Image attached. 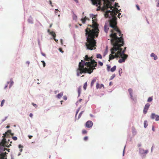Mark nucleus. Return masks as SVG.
Wrapping results in <instances>:
<instances>
[{"label": "nucleus", "instance_id": "nucleus-1", "mask_svg": "<svg viewBox=\"0 0 159 159\" xmlns=\"http://www.w3.org/2000/svg\"><path fill=\"white\" fill-rule=\"evenodd\" d=\"M110 36L111 42L113 47L111 49V54L109 55V61L116 57L115 52L117 50L121 51L120 47L124 44V39L120 30H111Z\"/></svg>", "mask_w": 159, "mask_h": 159}, {"label": "nucleus", "instance_id": "nucleus-2", "mask_svg": "<svg viewBox=\"0 0 159 159\" xmlns=\"http://www.w3.org/2000/svg\"><path fill=\"white\" fill-rule=\"evenodd\" d=\"M84 58L85 61L88 62H86L81 60V62H80L79 67L76 70L77 75L78 76L82 73L91 74L97 66V63L92 60V57H89L87 55H86Z\"/></svg>", "mask_w": 159, "mask_h": 159}, {"label": "nucleus", "instance_id": "nucleus-3", "mask_svg": "<svg viewBox=\"0 0 159 159\" xmlns=\"http://www.w3.org/2000/svg\"><path fill=\"white\" fill-rule=\"evenodd\" d=\"M99 30H85L87 42L85 45L88 49L92 50L96 48V42L94 39L95 37L98 36Z\"/></svg>", "mask_w": 159, "mask_h": 159}, {"label": "nucleus", "instance_id": "nucleus-4", "mask_svg": "<svg viewBox=\"0 0 159 159\" xmlns=\"http://www.w3.org/2000/svg\"><path fill=\"white\" fill-rule=\"evenodd\" d=\"M116 10L114 9L112 10V11H106L104 14L105 17L106 18L109 17V18H112V19L111 20L109 25L108 24H105L104 28V30H107L109 29L108 27H110L113 29V30H119L116 26V16L117 15V13L118 12V10L116 8Z\"/></svg>", "mask_w": 159, "mask_h": 159}, {"label": "nucleus", "instance_id": "nucleus-5", "mask_svg": "<svg viewBox=\"0 0 159 159\" xmlns=\"http://www.w3.org/2000/svg\"><path fill=\"white\" fill-rule=\"evenodd\" d=\"M121 51H118L116 53V57H119L120 59L118 60V62L119 63H122L124 62L125 60L128 57V55L124 53L125 50L126 48V47H125L124 49L122 50V48L120 47Z\"/></svg>", "mask_w": 159, "mask_h": 159}, {"label": "nucleus", "instance_id": "nucleus-6", "mask_svg": "<svg viewBox=\"0 0 159 159\" xmlns=\"http://www.w3.org/2000/svg\"><path fill=\"white\" fill-rule=\"evenodd\" d=\"M10 143L9 144V143L6 141L5 138H3L2 141L0 142V152H4L6 150H7V148H5V147L8 148L11 146V143L12 141H10Z\"/></svg>", "mask_w": 159, "mask_h": 159}, {"label": "nucleus", "instance_id": "nucleus-7", "mask_svg": "<svg viewBox=\"0 0 159 159\" xmlns=\"http://www.w3.org/2000/svg\"><path fill=\"white\" fill-rule=\"evenodd\" d=\"M97 20L95 16L92 18V27L93 28L92 30H99L98 29V24L97 22Z\"/></svg>", "mask_w": 159, "mask_h": 159}, {"label": "nucleus", "instance_id": "nucleus-8", "mask_svg": "<svg viewBox=\"0 0 159 159\" xmlns=\"http://www.w3.org/2000/svg\"><path fill=\"white\" fill-rule=\"evenodd\" d=\"M7 153L5 152H0V159H7Z\"/></svg>", "mask_w": 159, "mask_h": 159}, {"label": "nucleus", "instance_id": "nucleus-9", "mask_svg": "<svg viewBox=\"0 0 159 159\" xmlns=\"http://www.w3.org/2000/svg\"><path fill=\"white\" fill-rule=\"evenodd\" d=\"M151 117L152 119H155L156 121L159 120V116L158 115L155 114L154 113H152L151 114Z\"/></svg>", "mask_w": 159, "mask_h": 159}, {"label": "nucleus", "instance_id": "nucleus-10", "mask_svg": "<svg viewBox=\"0 0 159 159\" xmlns=\"http://www.w3.org/2000/svg\"><path fill=\"white\" fill-rule=\"evenodd\" d=\"M93 125V123L91 120H88V121L86 124L85 126L86 127L88 128H91Z\"/></svg>", "mask_w": 159, "mask_h": 159}, {"label": "nucleus", "instance_id": "nucleus-11", "mask_svg": "<svg viewBox=\"0 0 159 159\" xmlns=\"http://www.w3.org/2000/svg\"><path fill=\"white\" fill-rule=\"evenodd\" d=\"M150 106V104L149 103H147L145 106L143 112L144 114H146L147 111L148 110Z\"/></svg>", "mask_w": 159, "mask_h": 159}, {"label": "nucleus", "instance_id": "nucleus-12", "mask_svg": "<svg viewBox=\"0 0 159 159\" xmlns=\"http://www.w3.org/2000/svg\"><path fill=\"white\" fill-rule=\"evenodd\" d=\"M102 87L103 88H104V85L101 84L100 85L98 83H97L96 84V88L98 89L99 88L101 89Z\"/></svg>", "mask_w": 159, "mask_h": 159}, {"label": "nucleus", "instance_id": "nucleus-13", "mask_svg": "<svg viewBox=\"0 0 159 159\" xmlns=\"http://www.w3.org/2000/svg\"><path fill=\"white\" fill-rule=\"evenodd\" d=\"M48 32L49 33V34L53 37V38L56 37V34L53 31L50 32V30H48Z\"/></svg>", "mask_w": 159, "mask_h": 159}, {"label": "nucleus", "instance_id": "nucleus-14", "mask_svg": "<svg viewBox=\"0 0 159 159\" xmlns=\"http://www.w3.org/2000/svg\"><path fill=\"white\" fill-rule=\"evenodd\" d=\"M128 92L129 93V94L131 98L134 100L133 98V90L131 89H128Z\"/></svg>", "mask_w": 159, "mask_h": 159}, {"label": "nucleus", "instance_id": "nucleus-15", "mask_svg": "<svg viewBox=\"0 0 159 159\" xmlns=\"http://www.w3.org/2000/svg\"><path fill=\"white\" fill-rule=\"evenodd\" d=\"M151 57H153L154 60H156L157 59V56L153 53H152L151 54Z\"/></svg>", "mask_w": 159, "mask_h": 159}, {"label": "nucleus", "instance_id": "nucleus-16", "mask_svg": "<svg viewBox=\"0 0 159 159\" xmlns=\"http://www.w3.org/2000/svg\"><path fill=\"white\" fill-rule=\"evenodd\" d=\"M11 133V130H7V132H6L5 133L3 134V136L2 137L3 138H5L6 136V135L7 134V133H9L10 134Z\"/></svg>", "mask_w": 159, "mask_h": 159}, {"label": "nucleus", "instance_id": "nucleus-17", "mask_svg": "<svg viewBox=\"0 0 159 159\" xmlns=\"http://www.w3.org/2000/svg\"><path fill=\"white\" fill-rule=\"evenodd\" d=\"M96 81V78H94L92 80L91 83V87H92L94 83Z\"/></svg>", "mask_w": 159, "mask_h": 159}, {"label": "nucleus", "instance_id": "nucleus-18", "mask_svg": "<svg viewBox=\"0 0 159 159\" xmlns=\"http://www.w3.org/2000/svg\"><path fill=\"white\" fill-rule=\"evenodd\" d=\"M63 95V93H59L58 94L57 96L58 98H60L62 97Z\"/></svg>", "mask_w": 159, "mask_h": 159}, {"label": "nucleus", "instance_id": "nucleus-19", "mask_svg": "<svg viewBox=\"0 0 159 159\" xmlns=\"http://www.w3.org/2000/svg\"><path fill=\"white\" fill-rule=\"evenodd\" d=\"M28 21L30 24H33V19L32 18H30L28 19Z\"/></svg>", "mask_w": 159, "mask_h": 159}, {"label": "nucleus", "instance_id": "nucleus-20", "mask_svg": "<svg viewBox=\"0 0 159 159\" xmlns=\"http://www.w3.org/2000/svg\"><path fill=\"white\" fill-rule=\"evenodd\" d=\"M116 66H115L110 69V71L112 72H113L116 70Z\"/></svg>", "mask_w": 159, "mask_h": 159}, {"label": "nucleus", "instance_id": "nucleus-21", "mask_svg": "<svg viewBox=\"0 0 159 159\" xmlns=\"http://www.w3.org/2000/svg\"><path fill=\"white\" fill-rule=\"evenodd\" d=\"M148 125V122L147 120H145L144 122V126L145 128H146Z\"/></svg>", "mask_w": 159, "mask_h": 159}, {"label": "nucleus", "instance_id": "nucleus-22", "mask_svg": "<svg viewBox=\"0 0 159 159\" xmlns=\"http://www.w3.org/2000/svg\"><path fill=\"white\" fill-rule=\"evenodd\" d=\"M96 57L97 58L102 59V55L100 54H98L96 55Z\"/></svg>", "mask_w": 159, "mask_h": 159}, {"label": "nucleus", "instance_id": "nucleus-23", "mask_svg": "<svg viewBox=\"0 0 159 159\" xmlns=\"http://www.w3.org/2000/svg\"><path fill=\"white\" fill-rule=\"evenodd\" d=\"M5 100L4 99H3L2 100V101L1 102V107H2L3 105V104H4V103L5 102Z\"/></svg>", "mask_w": 159, "mask_h": 159}, {"label": "nucleus", "instance_id": "nucleus-24", "mask_svg": "<svg viewBox=\"0 0 159 159\" xmlns=\"http://www.w3.org/2000/svg\"><path fill=\"white\" fill-rule=\"evenodd\" d=\"M87 86V82H86L84 83V86H83V88H84V90H85L86 89Z\"/></svg>", "mask_w": 159, "mask_h": 159}, {"label": "nucleus", "instance_id": "nucleus-25", "mask_svg": "<svg viewBox=\"0 0 159 159\" xmlns=\"http://www.w3.org/2000/svg\"><path fill=\"white\" fill-rule=\"evenodd\" d=\"M86 18L85 17L84 18H82L81 19V21L83 23H84L86 21Z\"/></svg>", "mask_w": 159, "mask_h": 159}, {"label": "nucleus", "instance_id": "nucleus-26", "mask_svg": "<svg viewBox=\"0 0 159 159\" xmlns=\"http://www.w3.org/2000/svg\"><path fill=\"white\" fill-rule=\"evenodd\" d=\"M152 98L151 97H150L148 98L147 101L148 102H151L152 101Z\"/></svg>", "mask_w": 159, "mask_h": 159}, {"label": "nucleus", "instance_id": "nucleus-27", "mask_svg": "<svg viewBox=\"0 0 159 159\" xmlns=\"http://www.w3.org/2000/svg\"><path fill=\"white\" fill-rule=\"evenodd\" d=\"M84 111H81L79 114V116H78V119H79L81 116L82 114H83V113Z\"/></svg>", "mask_w": 159, "mask_h": 159}, {"label": "nucleus", "instance_id": "nucleus-28", "mask_svg": "<svg viewBox=\"0 0 159 159\" xmlns=\"http://www.w3.org/2000/svg\"><path fill=\"white\" fill-rule=\"evenodd\" d=\"M12 139L15 141L17 139V137L16 136L12 137Z\"/></svg>", "mask_w": 159, "mask_h": 159}, {"label": "nucleus", "instance_id": "nucleus-29", "mask_svg": "<svg viewBox=\"0 0 159 159\" xmlns=\"http://www.w3.org/2000/svg\"><path fill=\"white\" fill-rule=\"evenodd\" d=\"M82 132L83 134H85L87 133V131L85 130H82Z\"/></svg>", "mask_w": 159, "mask_h": 159}, {"label": "nucleus", "instance_id": "nucleus-30", "mask_svg": "<svg viewBox=\"0 0 159 159\" xmlns=\"http://www.w3.org/2000/svg\"><path fill=\"white\" fill-rule=\"evenodd\" d=\"M98 64H99V65H100L101 66H102L103 65V63L101 61H99L98 62Z\"/></svg>", "mask_w": 159, "mask_h": 159}, {"label": "nucleus", "instance_id": "nucleus-31", "mask_svg": "<svg viewBox=\"0 0 159 159\" xmlns=\"http://www.w3.org/2000/svg\"><path fill=\"white\" fill-rule=\"evenodd\" d=\"M88 139V137L87 136H85L84 138V141H87V140Z\"/></svg>", "mask_w": 159, "mask_h": 159}, {"label": "nucleus", "instance_id": "nucleus-32", "mask_svg": "<svg viewBox=\"0 0 159 159\" xmlns=\"http://www.w3.org/2000/svg\"><path fill=\"white\" fill-rule=\"evenodd\" d=\"M43 63V66L44 67L45 66V63L44 61H41Z\"/></svg>", "mask_w": 159, "mask_h": 159}, {"label": "nucleus", "instance_id": "nucleus-33", "mask_svg": "<svg viewBox=\"0 0 159 159\" xmlns=\"http://www.w3.org/2000/svg\"><path fill=\"white\" fill-rule=\"evenodd\" d=\"M107 70L108 71H109L110 70V66L108 65H107Z\"/></svg>", "mask_w": 159, "mask_h": 159}, {"label": "nucleus", "instance_id": "nucleus-34", "mask_svg": "<svg viewBox=\"0 0 159 159\" xmlns=\"http://www.w3.org/2000/svg\"><path fill=\"white\" fill-rule=\"evenodd\" d=\"M136 7H137V9H138V10H140V8H139V6L138 5H136Z\"/></svg>", "mask_w": 159, "mask_h": 159}, {"label": "nucleus", "instance_id": "nucleus-35", "mask_svg": "<svg viewBox=\"0 0 159 159\" xmlns=\"http://www.w3.org/2000/svg\"><path fill=\"white\" fill-rule=\"evenodd\" d=\"M13 81H11L10 83V85L9 88H10L11 87V86L13 84Z\"/></svg>", "mask_w": 159, "mask_h": 159}, {"label": "nucleus", "instance_id": "nucleus-36", "mask_svg": "<svg viewBox=\"0 0 159 159\" xmlns=\"http://www.w3.org/2000/svg\"><path fill=\"white\" fill-rule=\"evenodd\" d=\"M32 105L34 107H37V106L36 104H34V103H32Z\"/></svg>", "mask_w": 159, "mask_h": 159}, {"label": "nucleus", "instance_id": "nucleus-37", "mask_svg": "<svg viewBox=\"0 0 159 159\" xmlns=\"http://www.w3.org/2000/svg\"><path fill=\"white\" fill-rule=\"evenodd\" d=\"M19 148H23V146H22L20 144H19Z\"/></svg>", "mask_w": 159, "mask_h": 159}, {"label": "nucleus", "instance_id": "nucleus-38", "mask_svg": "<svg viewBox=\"0 0 159 159\" xmlns=\"http://www.w3.org/2000/svg\"><path fill=\"white\" fill-rule=\"evenodd\" d=\"M118 3L116 2L115 5V7H119V6H118Z\"/></svg>", "mask_w": 159, "mask_h": 159}, {"label": "nucleus", "instance_id": "nucleus-39", "mask_svg": "<svg viewBox=\"0 0 159 159\" xmlns=\"http://www.w3.org/2000/svg\"><path fill=\"white\" fill-rule=\"evenodd\" d=\"M49 3H50V5L52 6V7H53V6L52 5V2H51V0H50L49 1Z\"/></svg>", "mask_w": 159, "mask_h": 159}, {"label": "nucleus", "instance_id": "nucleus-40", "mask_svg": "<svg viewBox=\"0 0 159 159\" xmlns=\"http://www.w3.org/2000/svg\"><path fill=\"white\" fill-rule=\"evenodd\" d=\"M33 116V114L32 113H30V116L31 117V118H32V117Z\"/></svg>", "mask_w": 159, "mask_h": 159}, {"label": "nucleus", "instance_id": "nucleus-41", "mask_svg": "<svg viewBox=\"0 0 159 159\" xmlns=\"http://www.w3.org/2000/svg\"><path fill=\"white\" fill-rule=\"evenodd\" d=\"M9 83V82H7V84L5 86V87H4V89H6V88H7V86H8V84Z\"/></svg>", "mask_w": 159, "mask_h": 159}, {"label": "nucleus", "instance_id": "nucleus-42", "mask_svg": "<svg viewBox=\"0 0 159 159\" xmlns=\"http://www.w3.org/2000/svg\"><path fill=\"white\" fill-rule=\"evenodd\" d=\"M28 137L30 139H31L33 136L31 135H28Z\"/></svg>", "mask_w": 159, "mask_h": 159}, {"label": "nucleus", "instance_id": "nucleus-43", "mask_svg": "<svg viewBox=\"0 0 159 159\" xmlns=\"http://www.w3.org/2000/svg\"><path fill=\"white\" fill-rule=\"evenodd\" d=\"M53 39H54V40L56 42H58V40L57 39H55V38H53Z\"/></svg>", "mask_w": 159, "mask_h": 159}, {"label": "nucleus", "instance_id": "nucleus-44", "mask_svg": "<svg viewBox=\"0 0 159 159\" xmlns=\"http://www.w3.org/2000/svg\"><path fill=\"white\" fill-rule=\"evenodd\" d=\"M79 110H78L77 111H76V115H75V116H76L78 114V113L79 112Z\"/></svg>", "mask_w": 159, "mask_h": 159}, {"label": "nucleus", "instance_id": "nucleus-45", "mask_svg": "<svg viewBox=\"0 0 159 159\" xmlns=\"http://www.w3.org/2000/svg\"><path fill=\"white\" fill-rule=\"evenodd\" d=\"M61 43V44L62 45L63 44V42H62V39H61L60 40Z\"/></svg>", "mask_w": 159, "mask_h": 159}, {"label": "nucleus", "instance_id": "nucleus-46", "mask_svg": "<svg viewBox=\"0 0 159 159\" xmlns=\"http://www.w3.org/2000/svg\"><path fill=\"white\" fill-rule=\"evenodd\" d=\"M64 99L66 100H67V98L66 97H64Z\"/></svg>", "mask_w": 159, "mask_h": 159}, {"label": "nucleus", "instance_id": "nucleus-47", "mask_svg": "<svg viewBox=\"0 0 159 159\" xmlns=\"http://www.w3.org/2000/svg\"><path fill=\"white\" fill-rule=\"evenodd\" d=\"M80 88H79V89H78V92H79V93H80Z\"/></svg>", "mask_w": 159, "mask_h": 159}, {"label": "nucleus", "instance_id": "nucleus-48", "mask_svg": "<svg viewBox=\"0 0 159 159\" xmlns=\"http://www.w3.org/2000/svg\"><path fill=\"white\" fill-rule=\"evenodd\" d=\"M10 149H7V151L8 152H10Z\"/></svg>", "mask_w": 159, "mask_h": 159}, {"label": "nucleus", "instance_id": "nucleus-49", "mask_svg": "<svg viewBox=\"0 0 159 159\" xmlns=\"http://www.w3.org/2000/svg\"><path fill=\"white\" fill-rule=\"evenodd\" d=\"M120 71H122V69H120L119 70V73L120 72Z\"/></svg>", "mask_w": 159, "mask_h": 159}, {"label": "nucleus", "instance_id": "nucleus-50", "mask_svg": "<svg viewBox=\"0 0 159 159\" xmlns=\"http://www.w3.org/2000/svg\"><path fill=\"white\" fill-rule=\"evenodd\" d=\"M152 130L153 131H154V127H152Z\"/></svg>", "mask_w": 159, "mask_h": 159}, {"label": "nucleus", "instance_id": "nucleus-51", "mask_svg": "<svg viewBox=\"0 0 159 159\" xmlns=\"http://www.w3.org/2000/svg\"><path fill=\"white\" fill-rule=\"evenodd\" d=\"M11 134V135L13 136V135H14V134L13 133H11L10 134Z\"/></svg>", "mask_w": 159, "mask_h": 159}, {"label": "nucleus", "instance_id": "nucleus-52", "mask_svg": "<svg viewBox=\"0 0 159 159\" xmlns=\"http://www.w3.org/2000/svg\"><path fill=\"white\" fill-rule=\"evenodd\" d=\"M26 63H27V64H28L29 65V64H30V62H29V61H27V62H26Z\"/></svg>", "mask_w": 159, "mask_h": 159}, {"label": "nucleus", "instance_id": "nucleus-53", "mask_svg": "<svg viewBox=\"0 0 159 159\" xmlns=\"http://www.w3.org/2000/svg\"><path fill=\"white\" fill-rule=\"evenodd\" d=\"M23 150V149H22V148H21L20 150V152H22V151Z\"/></svg>", "mask_w": 159, "mask_h": 159}, {"label": "nucleus", "instance_id": "nucleus-54", "mask_svg": "<svg viewBox=\"0 0 159 159\" xmlns=\"http://www.w3.org/2000/svg\"><path fill=\"white\" fill-rule=\"evenodd\" d=\"M6 128H9V126L8 125H7L6 126Z\"/></svg>", "mask_w": 159, "mask_h": 159}, {"label": "nucleus", "instance_id": "nucleus-55", "mask_svg": "<svg viewBox=\"0 0 159 159\" xmlns=\"http://www.w3.org/2000/svg\"><path fill=\"white\" fill-rule=\"evenodd\" d=\"M75 2H78V0H74Z\"/></svg>", "mask_w": 159, "mask_h": 159}, {"label": "nucleus", "instance_id": "nucleus-56", "mask_svg": "<svg viewBox=\"0 0 159 159\" xmlns=\"http://www.w3.org/2000/svg\"><path fill=\"white\" fill-rule=\"evenodd\" d=\"M59 50H60V52H61L62 51V49L61 48H60L59 49Z\"/></svg>", "mask_w": 159, "mask_h": 159}, {"label": "nucleus", "instance_id": "nucleus-57", "mask_svg": "<svg viewBox=\"0 0 159 159\" xmlns=\"http://www.w3.org/2000/svg\"><path fill=\"white\" fill-rule=\"evenodd\" d=\"M85 30H90L88 28H87Z\"/></svg>", "mask_w": 159, "mask_h": 159}, {"label": "nucleus", "instance_id": "nucleus-58", "mask_svg": "<svg viewBox=\"0 0 159 159\" xmlns=\"http://www.w3.org/2000/svg\"><path fill=\"white\" fill-rule=\"evenodd\" d=\"M148 152V151L147 150H146V151L145 153H147Z\"/></svg>", "mask_w": 159, "mask_h": 159}, {"label": "nucleus", "instance_id": "nucleus-59", "mask_svg": "<svg viewBox=\"0 0 159 159\" xmlns=\"http://www.w3.org/2000/svg\"><path fill=\"white\" fill-rule=\"evenodd\" d=\"M120 14H121L120 13V14H119V15L118 16V17L119 18H120V17L119 16H120V15H119Z\"/></svg>", "mask_w": 159, "mask_h": 159}, {"label": "nucleus", "instance_id": "nucleus-60", "mask_svg": "<svg viewBox=\"0 0 159 159\" xmlns=\"http://www.w3.org/2000/svg\"><path fill=\"white\" fill-rule=\"evenodd\" d=\"M105 32H106V33H107V31H108V30H105Z\"/></svg>", "mask_w": 159, "mask_h": 159}, {"label": "nucleus", "instance_id": "nucleus-61", "mask_svg": "<svg viewBox=\"0 0 159 159\" xmlns=\"http://www.w3.org/2000/svg\"><path fill=\"white\" fill-rule=\"evenodd\" d=\"M62 102H63V101H61V104H62Z\"/></svg>", "mask_w": 159, "mask_h": 159}, {"label": "nucleus", "instance_id": "nucleus-62", "mask_svg": "<svg viewBox=\"0 0 159 159\" xmlns=\"http://www.w3.org/2000/svg\"><path fill=\"white\" fill-rule=\"evenodd\" d=\"M158 6L159 7V1H158Z\"/></svg>", "mask_w": 159, "mask_h": 159}, {"label": "nucleus", "instance_id": "nucleus-63", "mask_svg": "<svg viewBox=\"0 0 159 159\" xmlns=\"http://www.w3.org/2000/svg\"><path fill=\"white\" fill-rule=\"evenodd\" d=\"M84 76V75H82L81 77H83Z\"/></svg>", "mask_w": 159, "mask_h": 159}, {"label": "nucleus", "instance_id": "nucleus-64", "mask_svg": "<svg viewBox=\"0 0 159 159\" xmlns=\"http://www.w3.org/2000/svg\"><path fill=\"white\" fill-rule=\"evenodd\" d=\"M8 141L9 142H10V140H9V139H8Z\"/></svg>", "mask_w": 159, "mask_h": 159}]
</instances>
